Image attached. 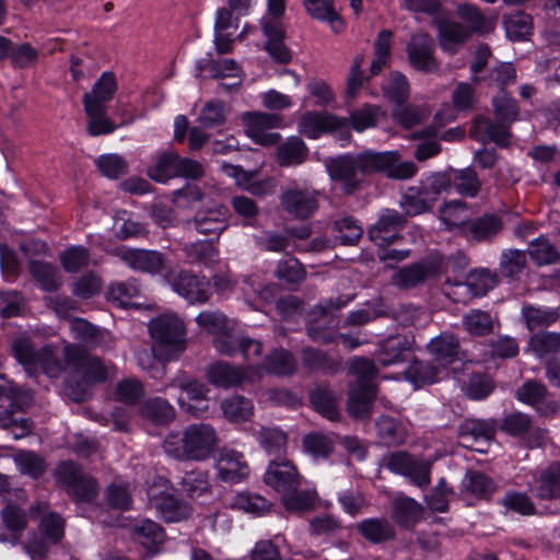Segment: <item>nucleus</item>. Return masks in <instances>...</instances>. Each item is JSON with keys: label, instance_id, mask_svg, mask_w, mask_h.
<instances>
[{"label": "nucleus", "instance_id": "f257e3e1", "mask_svg": "<svg viewBox=\"0 0 560 560\" xmlns=\"http://www.w3.org/2000/svg\"><path fill=\"white\" fill-rule=\"evenodd\" d=\"M219 444L215 429L209 423H194L183 432H171L163 441L165 454L178 460L202 462L210 458Z\"/></svg>", "mask_w": 560, "mask_h": 560}, {"label": "nucleus", "instance_id": "f03ea898", "mask_svg": "<svg viewBox=\"0 0 560 560\" xmlns=\"http://www.w3.org/2000/svg\"><path fill=\"white\" fill-rule=\"evenodd\" d=\"M264 481L281 495L288 511L307 510L315 501V492L300 490L302 476L290 460L271 462L265 471Z\"/></svg>", "mask_w": 560, "mask_h": 560}, {"label": "nucleus", "instance_id": "7ed1b4c3", "mask_svg": "<svg viewBox=\"0 0 560 560\" xmlns=\"http://www.w3.org/2000/svg\"><path fill=\"white\" fill-rule=\"evenodd\" d=\"M349 373L354 377V382L348 392L347 410L353 418H369L376 394L373 381L377 375V369L371 360L354 358L350 362Z\"/></svg>", "mask_w": 560, "mask_h": 560}, {"label": "nucleus", "instance_id": "20e7f679", "mask_svg": "<svg viewBox=\"0 0 560 560\" xmlns=\"http://www.w3.org/2000/svg\"><path fill=\"white\" fill-rule=\"evenodd\" d=\"M148 327L154 341L152 351L158 355L175 360L186 350V326L176 314H161L151 319Z\"/></svg>", "mask_w": 560, "mask_h": 560}, {"label": "nucleus", "instance_id": "39448f33", "mask_svg": "<svg viewBox=\"0 0 560 560\" xmlns=\"http://www.w3.org/2000/svg\"><path fill=\"white\" fill-rule=\"evenodd\" d=\"M63 357L67 369L86 384L105 382L116 375V368L113 363L91 355L77 345L67 343L63 348Z\"/></svg>", "mask_w": 560, "mask_h": 560}, {"label": "nucleus", "instance_id": "423d86ee", "mask_svg": "<svg viewBox=\"0 0 560 560\" xmlns=\"http://www.w3.org/2000/svg\"><path fill=\"white\" fill-rule=\"evenodd\" d=\"M148 500L166 522H179L190 515V508L163 477L155 478L148 488Z\"/></svg>", "mask_w": 560, "mask_h": 560}, {"label": "nucleus", "instance_id": "0eeeda50", "mask_svg": "<svg viewBox=\"0 0 560 560\" xmlns=\"http://www.w3.org/2000/svg\"><path fill=\"white\" fill-rule=\"evenodd\" d=\"M383 466L394 474L407 477L413 485L423 488L431 481V463L412 457L406 452H392L383 457Z\"/></svg>", "mask_w": 560, "mask_h": 560}, {"label": "nucleus", "instance_id": "6e6552de", "mask_svg": "<svg viewBox=\"0 0 560 560\" xmlns=\"http://www.w3.org/2000/svg\"><path fill=\"white\" fill-rule=\"evenodd\" d=\"M206 376L212 385L228 389L243 385L246 382L259 381L262 377V368L258 365L240 368L223 361H217L208 366Z\"/></svg>", "mask_w": 560, "mask_h": 560}, {"label": "nucleus", "instance_id": "1a4fd4ad", "mask_svg": "<svg viewBox=\"0 0 560 560\" xmlns=\"http://www.w3.org/2000/svg\"><path fill=\"white\" fill-rule=\"evenodd\" d=\"M171 386L180 389L177 402L183 411L199 417L208 410L210 389L205 383L182 374L172 381Z\"/></svg>", "mask_w": 560, "mask_h": 560}, {"label": "nucleus", "instance_id": "9d476101", "mask_svg": "<svg viewBox=\"0 0 560 560\" xmlns=\"http://www.w3.org/2000/svg\"><path fill=\"white\" fill-rule=\"evenodd\" d=\"M245 133L257 144H276L281 136L271 131L282 126V117L278 114L247 112L242 116Z\"/></svg>", "mask_w": 560, "mask_h": 560}, {"label": "nucleus", "instance_id": "9b49d317", "mask_svg": "<svg viewBox=\"0 0 560 560\" xmlns=\"http://www.w3.org/2000/svg\"><path fill=\"white\" fill-rule=\"evenodd\" d=\"M56 477L67 491L80 501L91 502L98 493L95 479L84 475L72 462L61 463L56 470Z\"/></svg>", "mask_w": 560, "mask_h": 560}, {"label": "nucleus", "instance_id": "f8f14e48", "mask_svg": "<svg viewBox=\"0 0 560 560\" xmlns=\"http://www.w3.org/2000/svg\"><path fill=\"white\" fill-rule=\"evenodd\" d=\"M299 130L311 139H317L325 132L336 133L347 139L349 138V121L346 117L334 114L308 112L302 115Z\"/></svg>", "mask_w": 560, "mask_h": 560}, {"label": "nucleus", "instance_id": "ddd939ff", "mask_svg": "<svg viewBox=\"0 0 560 560\" xmlns=\"http://www.w3.org/2000/svg\"><path fill=\"white\" fill-rule=\"evenodd\" d=\"M40 535H35L24 549L32 560H42L49 551L50 545L57 544L63 535V522L57 514H49L40 522Z\"/></svg>", "mask_w": 560, "mask_h": 560}, {"label": "nucleus", "instance_id": "4468645a", "mask_svg": "<svg viewBox=\"0 0 560 560\" xmlns=\"http://www.w3.org/2000/svg\"><path fill=\"white\" fill-rule=\"evenodd\" d=\"M280 201L284 211L290 215L307 219L318 208V194L313 189L293 185L281 192Z\"/></svg>", "mask_w": 560, "mask_h": 560}, {"label": "nucleus", "instance_id": "2eb2a0df", "mask_svg": "<svg viewBox=\"0 0 560 560\" xmlns=\"http://www.w3.org/2000/svg\"><path fill=\"white\" fill-rule=\"evenodd\" d=\"M435 44L427 33H418L411 36L407 45V55L412 68L424 73H433L439 70V62L434 56Z\"/></svg>", "mask_w": 560, "mask_h": 560}, {"label": "nucleus", "instance_id": "dca6fc26", "mask_svg": "<svg viewBox=\"0 0 560 560\" xmlns=\"http://www.w3.org/2000/svg\"><path fill=\"white\" fill-rule=\"evenodd\" d=\"M407 223L406 217L396 210L385 209L376 223L369 230V237L380 247L394 243Z\"/></svg>", "mask_w": 560, "mask_h": 560}, {"label": "nucleus", "instance_id": "f3484780", "mask_svg": "<svg viewBox=\"0 0 560 560\" xmlns=\"http://www.w3.org/2000/svg\"><path fill=\"white\" fill-rule=\"evenodd\" d=\"M347 301L341 298L330 299L317 304L311 313V323L308 324V336L320 342H330L334 340L331 330L322 329L320 322L324 324H334V312L346 306Z\"/></svg>", "mask_w": 560, "mask_h": 560}, {"label": "nucleus", "instance_id": "a211bd4d", "mask_svg": "<svg viewBox=\"0 0 560 560\" xmlns=\"http://www.w3.org/2000/svg\"><path fill=\"white\" fill-rule=\"evenodd\" d=\"M173 290L190 304L206 303L210 294V284L205 278H199L189 271L180 270L170 278Z\"/></svg>", "mask_w": 560, "mask_h": 560}, {"label": "nucleus", "instance_id": "6ab92c4d", "mask_svg": "<svg viewBox=\"0 0 560 560\" xmlns=\"http://www.w3.org/2000/svg\"><path fill=\"white\" fill-rule=\"evenodd\" d=\"M329 177L339 182L347 194L353 192L361 184L355 154H342L326 162Z\"/></svg>", "mask_w": 560, "mask_h": 560}, {"label": "nucleus", "instance_id": "aec40b11", "mask_svg": "<svg viewBox=\"0 0 560 560\" xmlns=\"http://www.w3.org/2000/svg\"><path fill=\"white\" fill-rule=\"evenodd\" d=\"M219 477L231 483L244 480L249 475V466L244 455L232 448H222L215 459Z\"/></svg>", "mask_w": 560, "mask_h": 560}, {"label": "nucleus", "instance_id": "412c9836", "mask_svg": "<svg viewBox=\"0 0 560 560\" xmlns=\"http://www.w3.org/2000/svg\"><path fill=\"white\" fill-rule=\"evenodd\" d=\"M185 226L200 234H213L218 237L228 228L226 209L222 206L201 209L192 219L186 220Z\"/></svg>", "mask_w": 560, "mask_h": 560}, {"label": "nucleus", "instance_id": "4be33fe9", "mask_svg": "<svg viewBox=\"0 0 560 560\" xmlns=\"http://www.w3.org/2000/svg\"><path fill=\"white\" fill-rule=\"evenodd\" d=\"M438 42L441 49L455 55L471 37L470 30L452 19L436 22Z\"/></svg>", "mask_w": 560, "mask_h": 560}, {"label": "nucleus", "instance_id": "5701e85b", "mask_svg": "<svg viewBox=\"0 0 560 560\" xmlns=\"http://www.w3.org/2000/svg\"><path fill=\"white\" fill-rule=\"evenodd\" d=\"M441 269V259L430 258L398 270L393 276V282L399 288H412L423 282L425 279L435 276Z\"/></svg>", "mask_w": 560, "mask_h": 560}, {"label": "nucleus", "instance_id": "b1692460", "mask_svg": "<svg viewBox=\"0 0 560 560\" xmlns=\"http://www.w3.org/2000/svg\"><path fill=\"white\" fill-rule=\"evenodd\" d=\"M456 15L470 30L471 36L490 34L497 25V15L487 16L477 5L468 2L456 5Z\"/></svg>", "mask_w": 560, "mask_h": 560}, {"label": "nucleus", "instance_id": "393cba45", "mask_svg": "<svg viewBox=\"0 0 560 560\" xmlns=\"http://www.w3.org/2000/svg\"><path fill=\"white\" fill-rule=\"evenodd\" d=\"M261 26L268 38L265 49L276 62L288 63L291 60V52L283 44L284 31L281 23L262 19Z\"/></svg>", "mask_w": 560, "mask_h": 560}, {"label": "nucleus", "instance_id": "a878e982", "mask_svg": "<svg viewBox=\"0 0 560 560\" xmlns=\"http://www.w3.org/2000/svg\"><path fill=\"white\" fill-rule=\"evenodd\" d=\"M119 257L130 268L149 273L160 272L164 265L162 255L154 250L124 249Z\"/></svg>", "mask_w": 560, "mask_h": 560}, {"label": "nucleus", "instance_id": "bb28decb", "mask_svg": "<svg viewBox=\"0 0 560 560\" xmlns=\"http://www.w3.org/2000/svg\"><path fill=\"white\" fill-rule=\"evenodd\" d=\"M493 433V425L490 422L480 419H467L459 425L458 430L460 444L465 447L474 448L479 452L482 450L476 447L475 443L488 442L492 439Z\"/></svg>", "mask_w": 560, "mask_h": 560}, {"label": "nucleus", "instance_id": "cd10ccee", "mask_svg": "<svg viewBox=\"0 0 560 560\" xmlns=\"http://www.w3.org/2000/svg\"><path fill=\"white\" fill-rule=\"evenodd\" d=\"M222 171L228 176L234 178L237 186L244 187L253 195L264 196L275 191L276 184L271 178L260 182H252L255 173L246 172L240 166L226 163L222 164Z\"/></svg>", "mask_w": 560, "mask_h": 560}, {"label": "nucleus", "instance_id": "c85d7f7f", "mask_svg": "<svg viewBox=\"0 0 560 560\" xmlns=\"http://www.w3.org/2000/svg\"><path fill=\"white\" fill-rule=\"evenodd\" d=\"M428 350L434 359L447 365L460 359V346L457 337L451 332H442L431 339Z\"/></svg>", "mask_w": 560, "mask_h": 560}, {"label": "nucleus", "instance_id": "c756f323", "mask_svg": "<svg viewBox=\"0 0 560 560\" xmlns=\"http://www.w3.org/2000/svg\"><path fill=\"white\" fill-rule=\"evenodd\" d=\"M118 89L116 77L106 71L93 84L92 90L83 95V105L106 107V103L113 100Z\"/></svg>", "mask_w": 560, "mask_h": 560}, {"label": "nucleus", "instance_id": "7c9ffc66", "mask_svg": "<svg viewBox=\"0 0 560 560\" xmlns=\"http://www.w3.org/2000/svg\"><path fill=\"white\" fill-rule=\"evenodd\" d=\"M510 125L504 120L493 122L486 117L479 116L475 119L471 133L479 141L486 142L489 140L504 145L510 137Z\"/></svg>", "mask_w": 560, "mask_h": 560}, {"label": "nucleus", "instance_id": "2f4dec72", "mask_svg": "<svg viewBox=\"0 0 560 560\" xmlns=\"http://www.w3.org/2000/svg\"><path fill=\"white\" fill-rule=\"evenodd\" d=\"M70 331L74 339L92 348L107 345L110 337L108 331L100 329L79 317L70 320Z\"/></svg>", "mask_w": 560, "mask_h": 560}, {"label": "nucleus", "instance_id": "473e14b6", "mask_svg": "<svg viewBox=\"0 0 560 560\" xmlns=\"http://www.w3.org/2000/svg\"><path fill=\"white\" fill-rule=\"evenodd\" d=\"M502 430L511 435L533 434L534 441H528L530 447L542 445L547 434L541 429H532L529 418L521 412L506 416L502 422Z\"/></svg>", "mask_w": 560, "mask_h": 560}, {"label": "nucleus", "instance_id": "72a5a7b5", "mask_svg": "<svg viewBox=\"0 0 560 560\" xmlns=\"http://www.w3.org/2000/svg\"><path fill=\"white\" fill-rule=\"evenodd\" d=\"M409 341L405 336L396 335L385 339L378 350V361L383 366H389L405 361L409 350Z\"/></svg>", "mask_w": 560, "mask_h": 560}, {"label": "nucleus", "instance_id": "f704fd0d", "mask_svg": "<svg viewBox=\"0 0 560 560\" xmlns=\"http://www.w3.org/2000/svg\"><path fill=\"white\" fill-rule=\"evenodd\" d=\"M355 158L361 176H370L376 173L385 174L386 167L393 161V154L389 151L365 150L355 154Z\"/></svg>", "mask_w": 560, "mask_h": 560}, {"label": "nucleus", "instance_id": "c9c22d12", "mask_svg": "<svg viewBox=\"0 0 560 560\" xmlns=\"http://www.w3.org/2000/svg\"><path fill=\"white\" fill-rule=\"evenodd\" d=\"M541 500H552L560 497V463H555L541 471L534 488Z\"/></svg>", "mask_w": 560, "mask_h": 560}, {"label": "nucleus", "instance_id": "e433bc0d", "mask_svg": "<svg viewBox=\"0 0 560 560\" xmlns=\"http://www.w3.org/2000/svg\"><path fill=\"white\" fill-rule=\"evenodd\" d=\"M254 436L268 455H281L287 451L288 436L277 427H261Z\"/></svg>", "mask_w": 560, "mask_h": 560}, {"label": "nucleus", "instance_id": "4c0bfd02", "mask_svg": "<svg viewBox=\"0 0 560 560\" xmlns=\"http://www.w3.org/2000/svg\"><path fill=\"white\" fill-rule=\"evenodd\" d=\"M422 505L409 497H398L393 502V517L401 526H413L422 517Z\"/></svg>", "mask_w": 560, "mask_h": 560}, {"label": "nucleus", "instance_id": "58836bf2", "mask_svg": "<svg viewBox=\"0 0 560 560\" xmlns=\"http://www.w3.org/2000/svg\"><path fill=\"white\" fill-rule=\"evenodd\" d=\"M463 491L477 499H487L495 491L494 481L477 470L468 471L462 480Z\"/></svg>", "mask_w": 560, "mask_h": 560}, {"label": "nucleus", "instance_id": "ea45409f", "mask_svg": "<svg viewBox=\"0 0 560 560\" xmlns=\"http://www.w3.org/2000/svg\"><path fill=\"white\" fill-rule=\"evenodd\" d=\"M308 150L299 137H290L277 148V159L281 166L298 165L305 161Z\"/></svg>", "mask_w": 560, "mask_h": 560}, {"label": "nucleus", "instance_id": "a19ab883", "mask_svg": "<svg viewBox=\"0 0 560 560\" xmlns=\"http://www.w3.org/2000/svg\"><path fill=\"white\" fill-rule=\"evenodd\" d=\"M377 435L388 446L400 445L406 441V427L394 418L382 416L376 422Z\"/></svg>", "mask_w": 560, "mask_h": 560}, {"label": "nucleus", "instance_id": "79ce46f5", "mask_svg": "<svg viewBox=\"0 0 560 560\" xmlns=\"http://www.w3.org/2000/svg\"><path fill=\"white\" fill-rule=\"evenodd\" d=\"M502 220L493 214H487L467 225L468 237L481 242L494 237L501 230Z\"/></svg>", "mask_w": 560, "mask_h": 560}, {"label": "nucleus", "instance_id": "37998d69", "mask_svg": "<svg viewBox=\"0 0 560 560\" xmlns=\"http://www.w3.org/2000/svg\"><path fill=\"white\" fill-rule=\"evenodd\" d=\"M177 156L174 151H165L160 154L156 161L148 168V176L158 183H166L176 177Z\"/></svg>", "mask_w": 560, "mask_h": 560}, {"label": "nucleus", "instance_id": "c03bdc74", "mask_svg": "<svg viewBox=\"0 0 560 560\" xmlns=\"http://www.w3.org/2000/svg\"><path fill=\"white\" fill-rule=\"evenodd\" d=\"M383 112L380 106L364 104L363 106L352 110L349 115V129L352 128L358 132H362L377 125Z\"/></svg>", "mask_w": 560, "mask_h": 560}, {"label": "nucleus", "instance_id": "a18cd8bd", "mask_svg": "<svg viewBox=\"0 0 560 560\" xmlns=\"http://www.w3.org/2000/svg\"><path fill=\"white\" fill-rule=\"evenodd\" d=\"M260 366L262 373L267 371L276 375L287 376L295 372L296 362L289 351L277 349L266 357L264 365Z\"/></svg>", "mask_w": 560, "mask_h": 560}, {"label": "nucleus", "instance_id": "49530a36", "mask_svg": "<svg viewBox=\"0 0 560 560\" xmlns=\"http://www.w3.org/2000/svg\"><path fill=\"white\" fill-rule=\"evenodd\" d=\"M89 117L86 126L89 135L93 137L107 135L116 129L115 124L107 116V107L83 105Z\"/></svg>", "mask_w": 560, "mask_h": 560}, {"label": "nucleus", "instance_id": "de8ad7c7", "mask_svg": "<svg viewBox=\"0 0 560 560\" xmlns=\"http://www.w3.org/2000/svg\"><path fill=\"white\" fill-rule=\"evenodd\" d=\"M528 329L534 330L556 323L559 312L553 307L525 305L522 310Z\"/></svg>", "mask_w": 560, "mask_h": 560}, {"label": "nucleus", "instance_id": "09e8293b", "mask_svg": "<svg viewBox=\"0 0 560 560\" xmlns=\"http://www.w3.org/2000/svg\"><path fill=\"white\" fill-rule=\"evenodd\" d=\"M135 538L149 551L164 541L162 527L151 520L141 521L133 528Z\"/></svg>", "mask_w": 560, "mask_h": 560}, {"label": "nucleus", "instance_id": "8fccbe9b", "mask_svg": "<svg viewBox=\"0 0 560 560\" xmlns=\"http://www.w3.org/2000/svg\"><path fill=\"white\" fill-rule=\"evenodd\" d=\"M462 324L470 336H486L493 330V320L488 312L471 310L464 314Z\"/></svg>", "mask_w": 560, "mask_h": 560}, {"label": "nucleus", "instance_id": "3c124183", "mask_svg": "<svg viewBox=\"0 0 560 560\" xmlns=\"http://www.w3.org/2000/svg\"><path fill=\"white\" fill-rule=\"evenodd\" d=\"M141 295V290L136 281L113 283L108 290L109 300L117 302L121 307L138 306L137 301Z\"/></svg>", "mask_w": 560, "mask_h": 560}, {"label": "nucleus", "instance_id": "603ef678", "mask_svg": "<svg viewBox=\"0 0 560 560\" xmlns=\"http://www.w3.org/2000/svg\"><path fill=\"white\" fill-rule=\"evenodd\" d=\"M223 415L232 422L246 421L253 415L254 407L249 399L243 396H232L221 402Z\"/></svg>", "mask_w": 560, "mask_h": 560}, {"label": "nucleus", "instance_id": "864d4df0", "mask_svg": "<svg viewBox=\"0 0 560 560\" xmlns=\"http://www.w3.org/2000/svg\"><path fill=\"white\" fill-rule=\"evenodd\" d=\"M141 415L158 423L170 422L175 417L173 406L165 399L156 397L147 400L140 409Z\"/></svg>", "mask_w": 560, "mask_h": 560}, {"label": "nucleus", "instance_id": "5fc2aeb1", "mask_svg": "<svg viewBox=\"0 0 560 560\" xmlns=\"http://www.w3.org/2000/svg\"><path fill=\"white\" fill-rule=\"evenodd\" d=\"M504 28L512 40H524L532 32V18L525 12H516L504 16Z\"/></svg>", "mask_w": 560, "mask_h": 560}, {"label": "nucleus", "instance_id": "6e6d98bb", "mask_svg": "<svg viewBox=\"0 0 560 560\" xmlns=\"http://www.w3.org/2000/svg\"><path fill=\"white\" fill-rule=\"evenodd\" d=\"M143 384L136 377H126L116 384L114 396L115 399L126 404L135 405L144 396Z\"/></svg>", "mask_w": 560, "mask_h": 560}, {"label": "nucleus", "instance_id": "4d7b16f0", "mask_svg": "<svg viewBox=\"0 0 560 560\" xmlns=\"http://www.w3.org/2000/svg\"><path fill=\"white\" fill-rule=\"evenodd\" d=\"M245 335L240 334L230 326L228 329L212 338V346L215 351L225 357H233L241 352Z\"/></svg>", "mask_w": 560, "mask_h": 560}, {"label": "nucleus", "instance_id": "13d9d810", "mask_svg": "<svg viewBox=\"0 0 560 560\" xmlns=\"http://www.w3.org/2000/svg\"><path fill=\"white\" fill-rule=\"evenodd\" d=\"M11 351L16 361L24 366L27 372L36 371V350L28 337L20 336L12 341Z\"/></svg>", "mask_w": 560, "mask_h": 560}, {"label": "nucleus", "instance_id": "bf43d9fd", "mask_svg": "<svg viewBox=\"0 0 560 560\" xmlns=\"http://www.w3.org/2000/svg\"><path fill=\"white\" fill-rule=\"evenodd\" d=\"M231 505L256 516L264 515L271 508V503L267 499L259 494L248 492L237 493L233 498Z\"/></svg>", "mask_w": 560, "mask_h": 560}, {"label": "nucleus", "instance_id": "052dcab7", "mask_svg": "<svg viewBox=\"0 0 560 560\" xmlns=\"http://www.w3.org/2000/svg\"><path fill=\"white\" fill-rule=\"evenodd\" d=\"M452 185L462 196L475 197L480 189V182L471 168L455 170L451 172Z\"/></svg>", "mask_w": 560, "mask_h": 560}, {"label": "nucleus", "instance_id": "680f3d73", "mask_svg": "<svg viewBox=\"0 0 560 560\" xmlns=\"http://www.w3.org/2000/svg\"><path fill=\"white\" fill-rule=\"evenodd\" d=\"M440 218L448 229H467L470 211L462 201H451L440 210Z\"/></svg>", "mask_w": 560, "mask_h": 560}, {"label": "nucleus", "instance_id": "e2e57ef3", "mask_svg": "<svg viewBox=\"0 0 560 560\" xmlns=\"http://www.w3.org/2000/svg\"><path fill=\"white\" fill-rule=\"evenodd\" d=\"M57 349L51 345L44 346L38 350L36 358V370L40 369L47 376L55 378L58 377L67 368L57 358Z\"/></svg>", "mask_w": 560, "mask_h": 560}, {"label": "nucleus", "instance_id": "0e129e2a", "mask_svg": "<svg viewBox=\"0 0 560 560\" xmlns=\"http://www.w3.org/2000/svg\"><path fill=\"white\" fill-rule=\"evenodd\" d=\"M358 528L363 537L373 542H381L394 536L393 526L385 520H365L359 524Z\"/></svg>", "mask_w": 560, "mask_h": 560}, {"label": "nucleus", "instance_id": "69168bd1", "mask_svg": "<svg viewBox=\"0 0 560 560\" xmlns=\"http://www.w3.org/2000/svg\"><path fill=\"white\" fill-rule=\"evenodd\" d=\"M229 108L222 101H209L199 114V122L206 128H214L225 122Z\"/></svg>", "mask_w": 560, "mask_h": 560}, {"label": "nucleus", "instance_id": "338daca9", "mask_svg": "<svg viewBox=\"0 0 560 560\" xmlns=\"http://www.w3.org/2000/svg\"><path fill=\"white\" fill-rule=\"evenodd\" d=\"M303 448L315 459L327 458L334 451V440L323 433H311L303 439Z\"/></svg>", "mask_w": 560, "mask_h": 560}, {"label": "nucleus", "instance_id": "774afa93", "mask_svg": "<svg viewBox=\"0 0 560 560\" xmlns=\"http://www.w3.org/2000/svg\"><path fill=\"white\" fill-rule=\"evenodd\" d=\"M186 253L194 262L213 266L219 260V249L210 242L199 241L186 246Z\"/></svg>", "mask_w": 560, "mask_h": 560}]
</instances>
